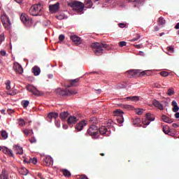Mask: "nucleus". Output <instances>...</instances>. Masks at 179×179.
<instances>
[{
	"label": "nucleus",
	"mask_w": 179,
	"mask_h": 179,
	"mask_svg": "<svg viewBox=\"0 0 179 179\" xmlns=\"http://www.w3.org/2000/svg\"><path fill=\"white\" fill-rule=\"evenodd\" d=\"M13 149L15 150L17 155H23V148L19 145H15Z\"/></svg>",
	"instance_id": "obj_20"
},
{
	"label": "nucleus",
	"mask_w": 179,
	"mask_h": 179,
	"mask_svg": "<svg viewBox=\"0 0 179 179\" xmlns=\"http://www.w3.org/2000/svg\"><path fill=\"white\" fill-rule=\"evenodd\" d=\"M2 152H3V153H5L6 155H10V156L13 157V152H12V150H10L6 147H3Z\"/></svg>",
	"instance_id": "obj_23"
},
{
	"label": "nucleus",
	"mask_w": 179,
	"mask_h": 179,
	"mask_svg": "<svg viewBox=\"0 0 179 179\" xmlns=\"http://www.w3.org/2000/svg\"><path fill=\"white\" fill-rule=\"evenodd\" d=\"M29 163H33V164H37V158L30 159Z\"/></svg>",
	"instance_id": "obj_45"
},
{
	"label": "nucleus",
	"mask_w": 179,
	"mask_h": 179,
	"mask_svg": "<svg viewBox=\"0 0 179 179\" xmlns=\"http://www.w3.org/2000/svg\"><path fill=\"white\" fill-rule=\"evenodd\" d=\"M99 131L101 135H108L107 133L108 132V131L107 130V127H106L105 126L101 127Z\"/></svg>",
	"instance_id": "obj_22"
},
{
	"label": "nucleus",
	"mask_w": 179,
	"mask_h": 179,
	"mask_svg": "<svg viewBox=\"0 0 179 179\" xmlns=\"http://www.w3.org/2000/svg\"><path fill=\"white\" fill-rule=\"evenodd\" d=\"M152 121H155V115L151 113H146L145 118L143 120V125H149Z\"/></svg>",
	"instance_id": "obj_8"
},
{
	"label": "nucleus",
	"mask_w": 179,
	"mask_h": 179,
	"mask_svg": "<svg viewBox=\"0 0 179 179\" xmlns=\"http://www.w3.org/2000/svg\"><path fill=\"white\" fill-rule=\"evenodd\" d=\"M49 9L52 13H55V12H58V10H59V3L57 2L55 4L50 5Z\"/></svg>",
	"instance_id": "obj_14"
},
{
	"label": "nucleus",
	"mask_w": 179,
	"mask_h": 179,
	"mask_svg": "<svg viewBox=\"0 0 179 179\" xmlns=\"http://www.w3.org/2000/svg\"><path fill=\"white\" fill-rule=\"evenodd\" d=\"M5 41V35L3 34H0V45L2 44V42Z\"/></svg>",
	"instance_id": "obj_41"
},
{
	"label": "nucleus",
	"mask_w": 179,
	"mask_h": 179,
	"mask_svg": "<svg viewBox=\"0 0 179 179\" xmlns=\"http://www.w3.org/2000/svg\"><path fill=\"white\" fill-rule=\"evenodd\" d=\"M64 38H65V36L64 34L59 35V41H64Z\"/></svg>",
	"instance_id": "obj_52"
},
{
	"label": "nucleus",
	"mask_w": 179,
	"mask_h": 179,
	"mask_svg": "<svg viewBox=\"0 0 179 179\" xmlns=\"http://www.w3.org/2000/svg\"><path fill=\"white\" fill-rule=\"evenodd\" d=\"M126 99L127 100H131V101H138V100H139V96H128Z\"/></svg>",
	"instance_id": "obj_34"
},
{
	"label": "nucleus",
	"mask_w": 179,
	"mask_h": 179,
	"mask_svg": "<svg viewBox=\"0 0 179 179\" xmlns=\"http://www.w3.org/2000/svg\"><path fill=\"white\" fill-rule=\"evenodd\" d=\"M31 16H41L43 15V6L41 3L34 4L29 8Z\"/></svg>",
	"instance_id": "obj_2"
},
{
	"label": "nucleus",
	"mask_w": 179,
	"mask_h": 179,
	"mask_svg": "<svg viewBox=\"0 0 179 179\" xmlns=\"http://www.w3.org/2000/svg\"><path fill=\"white\" fill-rule=\"evenodd\" d=\"M172 106H173V113H177L179 110V108H178V104L177 103V101H172Z\"/></svg>",
	"instance_id": "obj_25"
},
{
	"label": "nucleus",
	"mask_w": 179,
	"mask_h": 179,
	"mask_svg": "<svg viewBox=\"0 0 179 179\" xmlns=\"http://www.w3.org/2000/svg\"><path fill=\"white\" fill-rule=\"evenodd\" d=\"M87 125V122L86 120H83L76 125V129L79 132L83 129L84 127Z\"/></svg>",
	"instance_id": "obj_12"
},
{
	"label": "nucleus",
	"mask_w": 179,
	"mask_h": 179,
	"mask_svg": "<svg viewBox=\"0 0 179 179\" xmlns=\"http://www.w3.org/2000/svg\"><path fill=\"white\" fill-rule=\"evenodd\" d=\"M158 24L159 26H162V27H164V24H166V20L163 18V17H160L158 20Z\"/></svg>",
	"instance_id": "obj_28"
},
{
	"label": "nucleus",
	"mask_w": 179,
	"mask_h": 179,
	"mask_svg": "<svg viewBox=\"0 0 179 179\" xmlns=\"http://www.w3.org/2000/svg\"><path fill=\"white\" fill-rule=\"evenodd\" d=\"M27 90L34 94V96H41V92L37 90V88L31 85L27 86Z\"/></svg>",
	"instance_id": "obj_9"
},
{
	"label": "nucleus",
	"mask_w": 179,
	"mask_h": 179,
	"mask_svg": "<svg viewBox=\"0 0 179 179\" xmlns=\"http://www.w3.org/2000/svg\"><path fill=\"white\" fill-rule=\"evenodd\" d=\"M126 73H128V78H135L136 75H139V73H141V70H130L127 71Z\"/></svg>",
	"instance_id": "obj_13"
},
{
	"label": "nucleus",
	"mask_w": 179,
	"mask_h": 179,
	"mask_svg": "<svg viewBox=\"0 0 179 179\" xmlns=\"http://www.w3.org/2000/svg\"><path fill=\"white\" fill-rule=\"evenodd\" d=\"M17 121H18V125L20 127H24L26 125V122L22 118L18 119Z\"/></svg>",
	"instance_id": "obj_32"
},
{
	"label": "nucleus",
	"mask_w": 179,
	"mask_h": 179,
	"mask_svg": "<svg viewBox=\"0 0 179 179\" xmlns=\"http://www.w3.org/2000/svg\"><path fill=\"white\" fill-rule=\"evenodd\" d=\"M62 172H63L64 177H71V172L69 171H68L67 169H63Z\"/></svg>",
	"instance_id": "obj_35"
},
{
	"label": "nucleus",
	"mask_w": 179,
	"mask_h": 179,
	"mask_svg": "<svg viewBox=\"0 0 179 179\" xmlns=\"http://www.w3.org/2000/svg\"><path fill=\"white\" fill-rule=\"evenodd\" d=\"M68 115H69V113H68V111H66V112H62L60 113V118L62 120H65Z\"/></svg>",
	"instance_id": "obj_30"
},
{
	"label": "nucleus",
	"mask_w": 179,
	"mask_h": 179,
	"mask_svg": "<svg viewBox=\"0 0 179 179\" xmlns=\"http://www.w3.org/2000/svg\"><path fill=\"white\" fill-rule=\"evenodd\" d=\"M162 120L164 122H166L167 124H171L173 122V120L166 116V115H163L162 116Z\"/></svg>",
	"instance_id": "obj_21"
},
{
	"label": "nucleus",
	"mask_w": 179,
	"mask_h": 179,
	"mask_svg": "<svg viewBox=\"0 0 179 179\" xmlns=\"http://www.w3.org/2000/svg\"><path fill=\"white\" fill-rule=\"evenodd\" d=\"M167 94L168 96H173L174 94V90L173 89H169Z\"/></svg>",
	"instance_id": "obj_43"
},
{
	"label": "nucleus",
	"mask_w": 179,
	"mask_h": 179,
	"mask_svg": "<svg viewBox=\"0 0 179 179\" xmlns=\"http://www.w3.org/2000/svg\"><path fill=\"white\" fill-rule=\"evenodd\" d=\"M8 94L10 96H15V94H16V91H13L11 92H9Z\"/></svg>",
	"instance_id": "obj_56"
},
{
	"label": "nucleus",
	"mask_w": 179,
	"mask_h": 179,
	"mask_svg": "<svg viewBox=\"0 0 179 179\" xmlns=\"http://www.w3.org/2000/svg\"><path fill=\"white\" fill-rule=\"evenodd\" d=\"M1 20L5 29H6L7 30H9V29H10L12 26L10 20H9V17H8V15H6V14L4 13L1 16Z\"/></svg>",
	"instance_id": "obj_5"
},
{
	"label": "nucleus",
	"mask_w": 179,
	"mask_h": 179,
	"mask_svg": "<svg viewBox=\"0 0 179 179\" xmlns=\"http://www.w3.org/2000/svg\"><path fill=\"white\" fill-rule=\"evenodd\" d=\"M172 127H173V128H178V124H177L176 123H173V124H172Z\"/></svg>",
	"instance_id": "obj_61"
},
{
	"label": "nucleus",
	"mask_w": 179,
	"mask_h": 179,
	"mask_svg": "<svg viewBox=\"0 0 179 179\" xmlns=\"http://www.w3.org/2000/svg\"><path fill=\"white\" fill-rule=\"evenodd\" d=\"M24 135H29L30 134V130L29 129H24Z\"/></svg>",
	"instance_id": "obj_53"
},
{
	"label": "nucleus",
	"mask_w": 179,
	"mask_h": 179,
	"mask_svg": "<svg viewBox=\"0 0 179 179\" xmlns=\"http://www.w3.org/2000/svg\"><path fill=\"white\" fill-rule=\"evenodd\" d=\"M154 87H156L157 89H160L162 87V85L160 84L155 83L153 84Z\"/></svg>",
	"instance_id": "obj_51"
},
{
	"label": "nucleus",
	"mask_w": 179,
	"mask_h": 179,
	"mask_svg": "<svg viewBox=\"0 0 179 179\" xmlns=\"http://www.w3.org/2000/svg\"><path fill=\"white\" fill-rule=\"evenodd\" d=\"M80 179H89V178H87V176L85 175H82L80 176Z\"/></svg>",
	"instance_id": "obj_58"
},
{
	"label": "nucleus",
	"mask_w": 179,
	"mask_h": 179,
	"mask_svg": "<svg viewBox=\"0 0 179 179\" xmlns=\"http://www.w3.org/2000/svg\"><path fill=\"white\" fill-rule=\"evenodd\" d=\"M78 83H79V78L71 80V84L68 85V87H71V86H77Z\"/></svg>",
	"instance_id": "obj_29"
},
{
	"label": "nucleus",
	"mask_w": 179,
	"mask_h": 179,
	"mask_svg": "<svg viewBox=\"0 0 179 179\" xmlns=\"http://www.w3.org/2000/svg\"><path fill=\"white\" fill-rule=\"evenodd\" d=\"M30 142H31V143H36V139L34 138L30 139Z\"/></svg>",
	"instance_id": "obj_60"
},
{
	"label": "nucleus",
	"mask_w": 179,
	"mask_h": 179,
	"mask_svg": "<svg viewBox=\"0 0 179 179\" xmlns=\"http://www.w3.org/2000/svg\"><path fill=\"white\" fill-rule=\"evenodd\" d=\"M91 47L93 50V52L95 55L100 56L103 54L105 50H111V47L110 45H107L106 43H92Z\"/></svg>",
	"instance_id": "obj_1"
},
{
	"label": "nucleus",
	"mask_w": 179,
	"mask_h": 179,
	"mask_svg": "<svg viewBox=\"0 0 179 179\" xmlns=\"http://www.w3.org/2000/svg\"><path fill=\"white\" fill-rule=\"evenodd\" d=\"M141 38V36L139 35H136V37L134 38L133 39L131 40V41L134 42V41H138V40H139Z\"/></svg>",
	"instance_id": "obj_48"
},
{
	"label": "nucleus",
	"mask_w": 179,
	"mask_h": 179,
	"mask_svg": "<svg viewBox=\"0 0 179 179\" xmlns=\"http://www.w3.org/2000/svg\"><path fill=\"white\" fill-rule=\"evenodd\" d=\"M152 75V71L149 70H145L143 71H140L138 76L141 78L142 76H150Z\"/></svg>",
	"instance_id": "obj_19"
},
{
	"label": "nucleus",
	"mask_w": 179,
	"mask_h": 179,
	"mask_svg": "<svg viewBox=\"0 0 179 179\" xmlns=\"http://www.w3.org/2000/svg\"><path fill=\"white\" fill-rule=\"evenodd\" d=\"M57 93L60 94L61 96H71V94H76L78 91L69 90H62L61 88H58L56 90Z\"/></svg>",
	"instance_id": "obj_6"
},
{
	"label": "nucleus",
	"mask_w": 179,
	"mask_h": 179,
	"mask_svg": "<svg viewBox=\"0 0 179 179\" xmlns=\"http://www.w3.org/2000/svg\"><path fill=\"white\" fill-rule=\"evenodd\" d=\"M90 136L92 139H97L99 138V127L95 124H91L90 127Z\"/></svg>",
	"instance_id": "obj_7"
},
{
	"label": "nucleus",
	"mask_w": 179,
	"mask_h": 179,
	"mask_svg": "<svg viewBox=\"0 0 179 179\" xmlns=\"http://www.w3.org/2000/svg\"><path fill=\"white\" fill-rule=\"evenodd\" d=\"M57 17L59 19V20H62L65 19V15L61 14V15H58Z\"/></svg>",
	"instance_id": "obj_47"
},
{
	"label": "nucleus",
	"mask_w": 179,
	"mask_h": 179,
	"mask_svg": "<svg viewBox=\"0 0 179 179\" xmlns=\"http://www.w3.org/2000/svg\"><path fill=\"white\" fill-rule=\"evenodd\" d=\"M159 75H161V76H164V77L169 76V72L162 71L159 73Z\"/></svg>",
	"instance_id": "obj_44"
},
{
	"label": "nucleus",
	"mask_w": 179,
	"mask_h": 179,
	"mask_svg": "<svg viewBox=\"0 0 179 179\" xmlns=\"http://www.w3.org/2000/svg\"><path fill=\"white\" fill-rule=\"evenodd\" d=\"M6 88L7 90H10V80H7L6 83Z\"/></svg>",
	"instance_id": "obj_40"
},
{
	"label": "nucleus",
	"mask_w": 179,
	"mask_h": 179,
	"mask_svg": "<svg viewBox=\"0 0 179 179\" xmlns=\"http://www.w3.org/2000/svg\"><path fill=\"white\" fill-rule=\"evenodd\" d=\"M67 122L69 125H72V124H75L76 122H78V117L75 116H70L67 120Z\"/></svg>",
	"instance_id": "obj_17"
},
{
	"label": "nucleus",
	"mask_w": 179,
	"mask_h": 179,
	"mask_svg": "<svg viewBox=\"0 0 179 179\" xmlns=\"http://www.w3.org/2000/svg\"><path fill=\"white\" fill-rule=\"evenodd\" d=\"M122 107L125 108V110H134V107L131 105H123Z\"/></svg>",
	"instance_id": "obj_38"
},
{
	"label": "nucleus",
	"mask_w": 179,
	"mask_h": 179,
	"mask_svg": "<svg viewBox=\"0 0 179 179\" xmlns=\"http://www.w3.org/2000/svg\"><path fill=\"white\" fill-rule=\"evenodd\" d=\"M0 139H8V132L5 130H2L0 133Z\"/></svg>",
	"instance_id": "obj_27"
},
{
	"label": "nucleus",
	"mask_w": 179,
	"mask_h": 179,
	"mask_svg": "<svg viewBox=\"0 0 179 179\" xmlns=\"http://www.w3.org/2000/svg\"><path fill=\"white\" fill-rule=\"evenodd\" d=\"M55 126L57 127V128H59L61 127V121L59 120H56L55 122Z\"/></svg>",
	"instance_id": "obj_46"
},
{
	"label": "nucleus",
	"mask_w": 179,
	"mask_h": 179,
	"mask_svg": "<svg viewBox=\"0 0 179 179\" xmlns=\"http://www.w3.org/2000/svg\"><path fill=\"white\" fill-rule=\"evenodd\" d=\"M20 20L27 27H31V26H33V20H31L27 14H22L20 15Z\"/></svg>",
	"instance_id": "obj_3"
},
{
	"label": "nucleus",
	"mask_w": 179,
	"mask_h": 179,
	"mask_svg": "<svg viewBox=\"0 0 179 179\" xmlns=\"http://www.w3.org/2000/svg\"><path fill=\"white\" fill-rule=\"evenodd\" d=\"M69 6L73 8V9L77 12H82L85 8V5H83L80 1H73L69 3Z\"/></svg>",
	"instance_id": "obj_4"
},
{
	"label": "nucleus",
	"mask_w": 179,
	"mask_h": 179,
	"mask_svg": "<svg viewBox=\"0 0 179 179\" xmlns=\"http://www.w3.org/2000/svg\"><path fill=\"white\" fill-rule=\"evenodd\" d=\"M113 115L117 117H122V115H124V112H122V110H121L120 109H117V110L113 111Z\"/></svg>",
	"instance_id": "obj_24"
},
{
	"label": "nucleus",
	"mask_w": 179,
	"mask_h": 179,
	"mask_svg": "<svg viewBox=\"0 0 179 179\" xmlns=\"http://www.w3.org/2000/svg\"><path fill=\"white\" fill-rule=\"evenodd\" d=\"M8 113L10 115L13 113V110L12 109H8L7 110Z\"/></svg>",
	"instance_id": "obj_59"
},
{
	"label": "nucleus",
	"mask_w": 179,
	"mask_h": 179,
	"mask_svg": "<svg viewBox=\"0 0 179 179\" xmlns=\"http://www.w3.org/2000/svg\"><path fill=\"white\" fill-rule=\"evenodd\" d=\"M20 173L22 176H27L29 174V171L26 168H22L20 170Z\"/></svg>",
	"instance_id": "obj_33"
},
{
	"label": "nucleus",
	"mask_w": 179,
	"mask_h": 179,
	"mask_svg": "<svg viewBox=\"0 0 179 179\" xmlns=\"http://www.w3.org/2000/svg\"><path fill=\"white\" fill-rule=\"evenodd\" d=\"M119 45H120V47H125V45H127V42L121 41L119 43Z\"/></svg>",
	"instance_id": "obj_49"
},
{
	"label": "nucleus",
	"mask_w": 179,
	"mask_h": 179,
	"mask_svg": "<svg viewBox=\"0 0 179 179\" xmlns=\"http://www.w3.org/2000/svg\"><path fill=\"white\" fill-rule=\"evenodd\" d=\"M91 122H92V124H97V119L94 117V121L93 120H91Z\"/></svg>",
	"instance_id": "obj_57"
},
{
	"label": "nucleus",
	"mask_w": 179,
	"mask_h": 179,
	"mask_svg": "<svg viewBox=\"0 0 179 179\" xmlns=\"http://www.w3.org/2000/svg\"><path fill=\"white\" fill-rule=\"evenodd\" d=\"M22 104L24 108H27L29 106V104H30V102L29 101H23Z\"/></svg>",
	"instance_id": "obj_37"
},
{
	"label": "nucleus",
	"mask_w": 179,
	"mask_h": 179,
	"mask_svg": "<svg viewBox=\"0 0 179 179\" xmlns=\"http://www.w3.org/2000/svg\"><path fill=\"white\" fill-rule=\"evenodd\" d=\"M0 55H2V57H5L6 55V51L2 50L0 51Z\"/></svg>",
	"instance_id": "obj_54"
},
{
	"label": "nucleus",
	"mask_w": 179,
	"mask_h": 179,
	"mask_svg": "<svg viewBox=\"0 0 179 179\" xmlns=\"http://www.w3.org/2000/svg\"><path fill=\"white\" fill-rule=\"evenodd\" d=\"M44 162L46 163V166H51L54 163V160L51 156L48 155L45 157Z\"/></svg>",
	"instance_id": "obj_16"
},
{
	"label": "nucleus",
	"mask_w": 179,
	"mask_h": 179,
	"mask_svg": "<svg viewBox=\"0 0 179 179\" xmlns=\"http://www.w3.org/2000/svg\"><path fill=\"white\" fill-rule=\"evenodd\" d=\"M175 29L176 30H178V29H179V22L176 24V25L175 26Z\"/></svg>",
	"instance_id": "obj_64"
},
{
	"label": "nucleus",
	"mask_w": 179,
	"mask_h": 179,
	"mask_svg": "<svg viewBox=\"0 0 179 179\" xmlns=\"http://www.w3.org/2000/svg\"><path fill=\"white\" fill-rule=\"evenodd\" d=\"M117 122L119 124H122V122H124V117L123 116H120L119 117H117Z\"/></svg>",
	"instance_id": "obj_39"
},
{
	"label": "nucleus",
	"mask_w": 179,
	"mask_h": 179,
	"mask_svg": "<svg viewBox=\"0 0 179 179\" xmlns=\"http://www.w3.org/2000/svg\"><path fill=\"white\" fill-rule=\"evenodd\" d=\"M162 131L163 132H164V134H169V132H170V129H169V126H164L162 128Z\"/></svg>",
	"instance_id": "obj_36"
},
{
	"label": "nucleus",
	"mask_w": 179,
	"mask_h": 179,
	"mask_svg": "<svg viewBox=\"0 0 179 179\" xmlns=\"http://www.w3.org/2000/svg\"><path fill=\"white\" fill-rule=\"evenodd\" d=\"M119 27H120L121 29H124V27H125V24L120 23L119 24Z\"/></svg>",
	"instance_id": "obj_55"
},
{
	"label": "nucleus",
	"mask_w": 179,
	"mask_h": 179,
	"mask_svg": "<svg viewBox=\"0 0 179 179\" xmlns=\"http://www.w3.org/2000/svg\"><path fill=\"white\" fill-rule=\"evenodd\" d=\"M167 51H170V52H174V48L171 46H169L166 48Z\"/></svg>",
	"instance_id": "obj_50"
},
{
	"label": "nucleus",
	"mask_w": 179,
	"mask_h": 179,
	"mask_svg": "<svg viewBox=\"0 0 179 179\" xmlns=\"http://www.w3.org/2000/svg\"><path fill=\"white\" fill-rule=\"evenodd\" d=\"M136 113L138 115H142L143 114V109H136Z\"/></svg>",
	"instance_id": "obj_42"
},
{
	"label": "nucleus",
	"mask_w": 179,
	"mask_h": 179,
	"mask_svg": "<svg viewBox=\"0 0 179 179\" xmlns=\"http://www.w3.org/2000/svg\"><path fill=\"white\" fill-rule=\"evenodd\" d=\"M13 69L16 73H19L20 75L23 73V67H22V65L19 64V63H14Z\"/></svg>",
	"instance_id": "obj_11"
},
{
	"label": "nucleus",
	"mask_w": 179,
	"mask_h": 179,
	"mask_svg": "<svg viewBox=\"0 0 179 179\" xmlns=\"http://www.w3.org/2000/svg\"><path fill=\"white\" fill-rule=\"evenodd\" d=\"M48 118H50V120H56V118H58V113H50L48 115Z\"/></svg>",
	"instance_id": "obj_26"
},
{
	"label": "nucleus",
	"mask_w": 179,
	"mask_h": 179,
	"mask_svg": "<svg viewBox=\"0 0 179 179\" xmlns=\"http://www.w3.org/2000/svg\"><path fill=\"white\" fill-rule=\"evenodd\" d=\"M32 72L34 76H38V75H40V73H41V70L39 69L38 66H35L34 68H32Z\"/></svg>",
	"instance_id": "obj_18"
},
{
	"label": "nucleus",
	"mask_w": 179,
	"mask_h": 179,
	"mask_svg": "<svg viewBox=\"0 0 179 179\" xmlns=\"http://www.w3.org/2000/svg\"><path fill=\"white\" fill-rule=\"evenodd\" d=\"M132 120H133V125L138 127L139 124H141V119L136 117L135 119H132Z\"/></svg>",
	"instance_id": "obj_31"
},
{
	"label": "nucleus",
	"mask_w": 179,
	"mask_h": 179,
	"mask_svg": "<svg viewBox=\"0 0 179 179\" xmlns=\"http://www.w3.org/2000/svg\"><path fill=\"white\" fill-rule=\"evenodd\" d=\"M152 104L156 107V108H158V110H164L163 105L156 99L152 101Z\"/></svg>",
	"instance_id": "obj_15"
},
{
	"label": "nucleus",
	"mask_w": 179,
	"mask_h": 179,
	"mask_svg": "<svg viewBox=\"0 0 179 179\" xmlns=\"http://www.w3.org/2000/svg\"><path fill=\"white\" fill-rule=\"evenodd\" d=\"M70 38L76 45L82 44V39L76 35H71Z\"/></svg>",
	"instance_id": "obj_10"
},
{
	"label": "nucleus",
	"mask_w": 179,
	"mask_h": 179,
	"mask_svg": "<svg viewBox=\"0 0 179 179\" xmlns=\"http://www.w3.org/2000/svg\"><path fill=\"white\" fill-rule=\"evenodd\" d=\"M134 47H135L136 48H138V49L142 48V47L141 46V45H134Z\"/></svg>",
	"instance_id": "obj_62"
},
{
	"label": "nucleus",
	"mask_w": 179,
	"mask_h": 179,
	"mask_svg": "<svg viewBox=\"0 0 179 179\" xmlns=\"http://www.w3.org/2000/svg\"><path fill=\"white\" fill-rule=\"evenodd\" d=\"M176 113H175V117H176V118H179V113L178 112H175Z\"/></svg>",
	"instance_id": "obj_63"
}]
</instances>
